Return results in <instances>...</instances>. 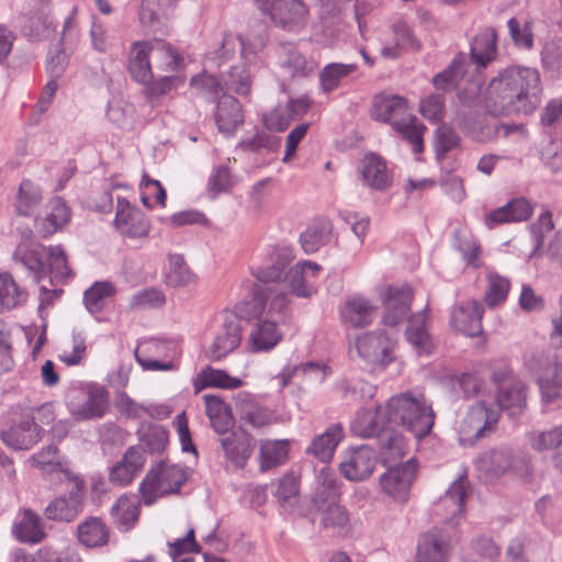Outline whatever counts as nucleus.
Here are the masks:
<instances>
[{"label":"nucleus","instance_id":"1","mask_svg":"<svg viewBox=\"0 0 562 562\" xmlns=\"http://www.w3.org/2000/svg\"><path fill=\"white\" fill-rule=\"evenodd\" d=\"M540 75L530 67H508L491 80L485 104L492 115L532 113L540 103Z\"/></svg>","mask_w":562,"mask_h":562},{"label":"nucleus","instance_id":"2","mask_svg":"<svg viewBox=\"0 0 562 562\" xmlns=\"http://www.w3.org/2000/svg\"><path fill=\"white\" fill-rule=\"evenodd\" d=\"M389 424L402 426L420 439L435 424V412L422 392L406 391L391 396L385 403Z\"/></svg>","mask_w":562,"mask_h":562},{"label":"nucleus","instance_id":"3","mask_svg":"<svg viewBox=\"0 0 562 562\" xmlns=\"http://www.w3.org/2000/svg\"><path fill=\"white\" fill-rule=\"evenodd\" d=\"M371 115L376 121L390 123L394 131L412 144L414 153L423 151L425 126L417 122L405 98L397 94H376Z\"/></svg>","mask_w":562,"mask_h":562},{"label":"nucleus","instance_id":"4","mask_svg":"<svg viewBox=\"0 0 562 562\" xmlns=\"http://www.w3.org/2000/svg\"><path fill=\"white\" fill-rule=\"evenodd\" d=\"M187 479L183 467L167 461L156 463L139 484L144 504L150 506L160 497L178 493Z\"/></svg>","mask_w":562,"mask_h":562},{"label":"nucleus","instance_id":"5","mask_svg":"<svg viewBox=\"0 0 562 562\" xmlns=\"http://www.w3.org/2000/svg\"><path fill=\"white\" fill-rule=\"evenodd\" d=\"M288 294L274 285H258L252 289V297L237 305V313L246 319L267 318L268 316L280 317L289 311Z\"/></svg>","mask_w":562,"mask_h":562},{"label":"nucleus","instance_id":"6","mask_svg":"<svg viewBox=\"0 0 562 562\" xmlns=\"http://www.w3.org/2000/svg\"><path fill=\"white\" fill-rule=\"evenodd\" d=\"M65 398L68 411L76 420L100 418L109 405L108 391L95 384L71 386Z\"/></svg>","mask_w":562,"mask_h":562},{"label":"nucleus","instance_id":"7","mask_svg":"<svg viewBox=\"0 0 562 562\" xmlns=\"http://www.w3.org/2000/svg\"><path fill=\"white\" fill-rule=\"evenodd\" d=\"M499 419L498 409L493 403L480 401L472 405L458 425L459 442L472 446L475 441L493 430Z\"/></svg>","mask_w":562,"mask_h":562},{"label":"nucleus","instance_id":"8","mask_svg":"<svg viewBox=\"0 0 562 562\" xmlns=\"http://www.w3.org/2000/svg\"><path fill=\"white\" fill-rule=\"evenodd\" d=\"M258 9L270 16L274 25L299 32L308 22L310 11L302 0H255Z\"/></svg>","mask_w":562,"mask_h":562},{"label":"nucleus","instance_id":"9","mask_svg":"<svg viewBox=\"0 0 562 562\" xmlns=\"http://www.w3.org/2000/svg\"><path fill=\"white\" fill-rule=\"evenodd\" d=\"M292 258L291 248L269 245L255 255L250 272L260 283H276L281 279L286 265Z\"/></svg>","mask_w":562,"mask_h":562},{"label":"nucleus","instance_id":"10","mask_svg":"<svg viewBox=\"0 0 562 562\" xmlns=\"http://www.w3.org/2000/svg\"><path fill=\"white\" fill-rule=\"evenodd\" d=\"M416 474L417 461L413 458L392 467L380 476L381 491L394 502L406 503Z\"/></svg>","mask_w":562,"mask_h":562},{"label":"nucleus","instance_id":"11","mask_svg":"<svg viewBox=\"0 0 562 562\" xmlns=\"http://www.w3.org/2000/svg\"><path fill=\"white\" fill-rule=\"evenodd\" d=\"M541 391L542 400L551 403L562 397V367L549 357L535 358L529 363Z\"/></svg>","mask_w":562,"mask_h":562},{"label":"nucleus","instance_id":"12","mask_svg":"<svg viewBox=\"0 0 562 562\" xmlns=\"http://www.w3.org/2000/svg\"><path fill=\"white\" fill-rule=\"evenodd\" d=\"M114 225L122 236L132 239L145 238L150 231V222L146 215L121 196L116 200Z\"/></svg>","mask_w":562,"mask_h":562},{"label":"nucleus","instance_id":"13","mask_svg":"<svg viewBox=\"0 0 562 562\" xmlns=\"http://www.w3.org/2000/svg\"><path fill=\"white\" fill-rule=\"evenodd\" d=\"M321 271L322 267L314 261H299L285 272L283 281L291 294L311 297L316 293V281Z\"/></svg>","mask_w":562,"mask_h":562},{"label":"nucleus","instance_id":"14","mask_svg":"<svg viewBox=\"0 0 562 562\" xmlns=\"http://www.w3.org/2000/svg\"><path fill=\"white\" fill-rule=\"evenodd\" d=\"M288 313L280 317L268 316L259 319L252 325L249 333L248 344L252 352H267L276 348L283 339V331L280 326L285 322Z\"/></svg>","mask_w":562,"mask_h":562},{"label":"nucleus","instance_id":"15","mask_svg":"<svg viewBox=\"0 0 562 562\" xmlns=\"http://www.w3.org/2000/svg\"><path fill=\"white\" fill-rule=\"evenodd\" d=\"M380 295L384 306V325L394 327L406 319L413 300V291L408 285L385 286Z\"/></svg>","mask_w":562,"mask_h":562},{"label":"nucleus","instance_id":"16","mask_svg":"<svg viewBox=\"0 0 562 562\" xmlns=\"http://www.w3.org/2000/svg\"><path fill=\"white\" fill-rule=\"evenodd\" d=\"M483 306L476 300H467L452 306L450 313L451 328L468 337L482 334Z\"/></svg>","mask_w":562,"mask_h":562},{"label":"nucleus","instance_id":"17","mask_svg":"<svg viewBox=\"0 0 562 562\" xmlns=\"http://www.w3.org/2000/svg\"><path fill=\"white\" fill-rule=\"evenodd\" d=\"M358 355L368 363L385 367L391 360L393 344L380 330L360 335L356 342Z\"/></svg>","mask_w":562,"mask_h":562},{"label":"nucleus","instance_id":"18","mask_svg":"<svg viewBox=\"0 0 562 562\" xmlns=\"http://www.w3.org/2000/svg\"><path fill=\"white\" fill-rule=\"evenodd\" d=\"M359 178L363 187L384 192L393 182V176L386 161L374 153H368L359 162Z\"/></svg>","mask_w":562,"mask_h":562},{"label":"nucleus","instance_id":"19","mask_svg":"<svg viewBox=\"0 0 562 562\" xmlns=\"http://www.w3.org/2000/svg\"><path fill=\"white\" fill-rule=\"evenodd\" d=\"M375 464L374 450L368 446H360L346 452L344 460L339 463V469L348 481L357 482L368 479L372 474Z\"/></svg>","mask_w":562,"mask_h":562},{"label":"nucleus","instance_id":"20","mask_svg":"<svg viewBox=\"0 0 562 562\" xmlns=\"http://www.w3.org/2000/svg\"><path fill=\"white\" fill-rule=\"evenodd\" d=\"M451 544L449 538L439 529H432L419 536L414 562H450Z\"/></svg>","mask_w":562,"mask_h":562},{"label":"nucleus","instance_id":"21","mask_svg":"<svg viewBox=\"0 0 562 562\" xmlns=\"http://www.w3.org/2000/svg\"><path fill=\"white\" fill-rule=\"evenodd\" d=\"M224 458L235 469H244L252 456L251 437L245 431H227L218 439Z\"/></svg>","mask_w":562,"mask_h":562},{"label":"nucleus","instance_id":"22","mask_svg":"<svg viewBox=\"0 0 562 562\" xmlns=\"http://www.w3.org/2000/svg\"><path fill=\"white\" fill-rule=\"evenodd\" d=\"M378 306L361 294H353L345 300L340 307L344 324L353 328L367 327L376 316Z\"/></svg>","mask_w":562,"mask_h":562},{"label":"nucleus","instance_id":"23","mask_svg":"<svg viewBox=\"0 0 562 562\" xmlns=\"http://www.w3.org/2000/svg\"><path fill=\"white\" fill-rule=\"evenodd\" d=\"M74 487L68 496H60L53 499L45 508V516L50 520L72 521L82 507L81 487L82 482L72 476Z\"/></svg>","mask_w":562,"mask_h":562},{"label":"nucleus","instance_id":"24","mask_svg":"<svg viewBox=\"0 0 562 562\" xmlns=\"http://www.w3.org/2000/svg\"><path fill=\"white\" fill-rule=\"evenodd\" d=\"M241 340L239 322L232 314L226 315L209 348L210 358L220 360L232 352Z\"/></svg>","mask_w":562,"mask_h":562},{"label":"nucleus","instance_id":"25","mask_svg":"<svg viewBox=\"0 0 562 562\" xmlns=\"http://www.w3.org/2000/svg\"><path fill=\"white\" fill-rule=\"evenodd\" d=\"M532 213L533 205L525 198H517L487 213L484 222L488 228H493L501 224L527 221Z\"/></svg>","mask_w":562,"mask_h":562},{"label":"nucleus","instance_id":"26","mask_svg":"<svg viewBox=\"0 0 562 562\" xmlns=\"http://www.w3.org/2000/svg\"><path fill=\"white\" fill-rule=\"evenodd\" d=\"M46 248L32 238H25L18 245L13 254L14 261L26 268L36 283H40L46 273L42 260V254H46Z\"/></svg>","mask_w":562,"mask_h":562},{"label":"nucleus","instance_id":"27","mask_svg":"<svg viewBox=\"0 0 562 562\" xmlns=\"http://www.w3.org/2000/svg\"><path fill=\"white\" fill-rule=\"evenodd\" d=\"M145 464L144 450L139 447H131L122 460L111 468L109 477L114 484L125 486L130 484Z\"/></svg>","mask_w":562,"mask_h":562},{"label":"nucleus","instance_id":"28","mask_svg":"<svg viewBox=\"0 0 562 562\" xmlns=\"http://www.w3.org/2000/svg\"><path fill=\"white\" fill-rule=\"evenodd\" d=\"M150 57H153L151 42L138 41L132 44L128 70L131 76L142 85H148L153 79Z\"/></svg>","mask_w":562,"mask_h":562},{"label":"nucleus","instance_id":"29","mask_svg":"<svg viewBox=\"0 0 562 562\" xmlns=\"http://www.w3.org/2000/svg\"><path fill=\"white\" fill-rule=\"evenodd\" d=\"M419 48L420 44L411 27L405 22L398 21L393 24L392 38L383 43L380 54L386 59H396L405 49L418 50Z\"/></svg>","mask_w":562,"mask_h":562},{"label":"nucleus","instance_id":"30","mask_svg":"<svg viewBox=\"0 0 562 562\" xmlns=\"http://www.w3.org/2000/svg\"><path fill=\"white\" fill-rule=\"evenodd\" d=\"M497 404L495 408L508 411L510 415H516L526 405L525 386L522 382L514 376H508L502 381L498 387Z\"/></svg>","mask_w":562,"mask_h":562},{"label":"nucleus","instance_id":"31","mask_svg":"<svg viewBox=\"0 0 562 562\" xmlns=\"http://www.w3.org/2000/svg\"><path fill=\"white\" fill-rule=\"evenodd\" d=\"M385 417V404L374 408H363L358 412L351 424V429L362 438L379 436L389 424V419Z\"/></svg>","mask_w":562,"mask_h":562},{"label":"nucleus","instance_id":"32","mask_svg":"<svg viewBox=\"0 0 562 562\" xmlns=\"http://www.w3.org/2000/svg\"><path fill=\"white\" fill-rule=\"evenodd\" d=\"M42 428L34 422H22L8 430H2V442L13 450H29L41 439Z\"/></svg>","mask_w":562,"mask_h":562},{"label":"nucleus","instance_id":"33","mask_svg":"<svg viewBox=\"0 0 562 562\" xmlns=\"http://www.w3.org/2000/svg\"><path fill=\"white\" fill-rule=\"evenodd\" d=\"M140 513V501L135 494H124L111 508L113 522L120 531L127 532L135 527Z\"/></svg>","mask_w":562,"mask_h":562},{"label":"nucleus","instance_id":"34","mask_svg":"<svg viewBox=\"0 0 562 562\" xmlns=\"http://www.w3.org/2000/svg\"><path fill=\"white\" fill-rule=\"evenodd\" d=\"M214 119L220 132L233 133L244 122L239 101L233 95L223 94L217 101Z\"/></svg>","mask_w":562,"mask_h":562},{"label":"nucleus","instance_id":"35","mask_svg":"<svg viewBox=\"0 0 562 562\" xmlns=\"http://www.w3.org/2000/svg\"><path fill=\"white\" fill-rule=\"evenodd\" d=\"M290 440L288 439H262L259 441L258 462L262 472L269 471L283 463L289 458Z\"/></svg>","mask_w":562,"mask_h":562},{"label":"nucleus","instance_id":"36","mask_svg":"<svg viewBox=\"0 0 562 562\" xmlns=\"http://www.w3.org/2000/svg\"><path fill=\"white\" fill-rule=\"evenodd\" d=\"M176 7V0H142L138 20L146 32L157 31L162 19Z\"/></svg>","mask_w":562,"mask_h":562},{"label":"nucleus","instance_id":"37","mask_svg":"<svg viewBox=\"0 0 562 562\" xmlns=\"http://www.w3.org/2000/svg\"><path fill=\"white\" fill-rule=\"evenodd\" d=\"M78 542L86 548H101L109 543L110 529L99 517H89L77 526Z\"/></svg>","mask_w":562,"mask_h":562},{"label":"nucleus","instance_id":"38","mask_svg":"<svg viewBox=\"0 0 562 562\" xmlns=\"http://www.w3.org/2000/svg\"><path fill=\"white\" fill-rule=\"evenodd\" d=\"M30 462L33 467L40 469L45 477L56 474L58 480H61L63 476L72 480V476H75L63 463L58 449L53 445L33 454Z\"/></svg>","mask_w":562,"mask_h":562},{"label":"nucleus","instance_id":"39","mask_svg":"<svg viewBox=\"0 0 562 562\" xmlns=\"http://www.w3.org/2000/svg\"><path fill=\"white\" fill-rule=\"evenodd\" d=\"M427 308L414 314L405 330L406 340L414 347L418 355H429L432 350V341L427 326Z\"/></svg>","mask_w":562,"mask_h":562},{"label":"nucleus","instance_id":"40","mask_svg":"<svg viewBox=\"0 0 562 562\" xmlns=\"http://www.w3.org/2000/svg\"><path fill=\"white\" fill-rule=\"evenodd\" d=\"M71 212L68 205L59 196L49 200L47 213L38 222L40 231L44 237L63 229L70 221Z\"/></svg>","mask_w":562,"mask_h":562},{"label":"nucleus","instance_id":"41","mask_svg":"<svg viewBox=\"0 0 562 562\" xmlns=\"http://www.w3.org/2000/svg\"><path fill=\"white\" fill-rule=\"evenodd\" d=\"M244 385V381L239 378L229 375L226 371L206 367L198 374L193 381L195 393L207 387H218L225 390H235Z\"/></svg>","mask_w":562,"mask_h":562},{"label":"nucleus","instance_id":"42","mask_svg":"<svg viewBox=\"0 0 562 562\" xmlns=\"http://www.w3.org/2000/svg\"><path fill=\"white\" fill-rule=\"evenodd\" d=\"M528 443L537 452L554 451L553 462L558 468L562 454V425L548 430L530 431Z\"/></svg>","mask_w":562,"mask_h":562},{"label":"nucleus","instance_id":"43","mask_svg":"<svg viewBox=\"0 0 562 562\" xmlns=\"http://www.w3.org/2000/svg\"><path fill=\"white\" fill-rule=\"evenodd\" d=\"M342 438V427L339 424H334L312 441L306 452L322 462H328L331 460L335 449Z\"/></svg>","mask_w":562,"mask_h":562},{"label":"nucleus","instance_id":"44","mask_svg":"<svg viewBox=\"0 0 562 562\" xmlns=\"http://www.w3.org/2000/svg\"><path fill=\"white\" fill-rule=\"evenodd\" d=\"M497 34L493 27L482 30L471 44V59L481 68L487 66L496 56Z\"/></svg>","mask_w":562,"mask_h":562},{"label":"nucleus","instance_id":"45","mask_svg":"<svg viewBox=\"0 0 562 562\" xmlns=\"http://www.w3.org/2000/svg\"><path fill=\"white\" fill-rule=\"evenodd\" d=\"M203 400L213 429L220 435L227 432L234 424L229 406L215 395H204Z\"/></svg>","mask_w":562,"mask_h":562},{"label":"nucleus","instance_id":"46","mask_svg":"<svg viewBox=\"0 0 562 562\" xmlns=\"http://www.w3.org/2000/svg\"><path fill=\"white\" fill-rule=\"evenodd\" d=\"M240 418L254 429H260L279 423V416L270 408L252 401L239 404Z\"/></svg>","mask_w":562,"mask_h":562},{"label":"nucleus","instance_id":"47","mask_svg":"<svg viewBox=\"0 0 562 562\" xmlns=\"http://www.w3.org/2000/svg\"><path fill=\"white\" fill-rule=\"evenodd\" d=\"M196 281L195 273L180 255H170L165 271V283L171 288H183Z\"/></svg>","mask_w":562,"mask_h":562},{"label":"nucleus","instance_id":"48","mask_svg":"<svg viewBox=\"0 0 562 562\" xmlns=\"http://www.w3.org/2000/svg\"><path fill=\"white\" fill-rule=\"evenodd\" d=\"M357 64L329 63L319 72V89L324 93L336 90L357 70Z\"/></svg>","mask_w":562,"mask_h":562},{"label":"nucleus","instance_id":"49","mask_svg":"<svg viewBox=\"0 0 562 562\" xmlns=\"http://www.w3.org/2000/svg\"><path fill=\"white\" fill-rule=\"evenodd\" d=\"M333 225L328 220H319L308 226L300 236L302 249L306 254L316 252L330 240Z\"/></svg>","mask_w":562,"mask_h":562},{"label":"nucleus","instance_id":"50","mask_svg":"<svg viewBox=\"0 0 562 562\" xmlns=\"http://www.w3.org/2000/svg\"><path fill=\"white\" fill-rule=\"evenodd\" d=\"M317 487L313 496V506H325L327 503L337 502L339 496L338 481L333 471L323 468L316 477Z\"/></svg>","mask_w":562,"mask_h":562},{"label":"nucleus","instance_id":"51","mask_svg":"<svg viewBox=\"0 0 562 562\" xmlns=\"http://www.w3.org/2000/svg\"><path fill=\"white\" fill-rule=\"evenodd\" d=\"M469 491V482L464 474H460L457 480L447 490L445 496L440 499V506L447 509V513L451 515V522L453 519L462 514L463 502Z\"/></svg>","mask_w":562,"mask_h":562},{"label":"nucleus","instance_id":"52","mask_svg":"<svg viewBox=\"0 0 562 562\" xmlns=\"http://www.w3.org/2000/svg\"><path fill=\"white\" fill-rule=\"evenodd\" d=\"M13 533L20 541L29 543L41 542L45 537L41 518L31 509L23 512L22 519L13 527Z\"/></svg>","mask_w":562,"mask_h":562},{"label":"nucleus","instance_id":"53","mask_svg":"<svg viewBox=\"0 0 562 562\" xmlns=\"http://www.w3.org/2000/svg\"><path fill=\"white\" fill-rule=\"evenodd\" d=\"M43 200L41 188L29 179H24L19 187L15 211L19 215H32Z\"/></svg>","mask_w":562,"mask_h":562},{"label":"nucleus","instance_id":"54","mask_svg":"<svg viewBox=\"0 0 562 562\" xmlns=\"http://www.w3.org/2000/svg\"><path fill=\"white\" fill-rule=\"evenodd\" d=\"M46 256L52 285L64 283L72 277L65 250L60 245L48 246L46 248Z\"/></svg>","mask_w":562,"mask_h":562},{"label":"nucleus","instance_id":"55","mask_svg":"<svg viewBox=\"0 0 562 562\" xmlns=\"http://www.w3.org/2000/svg\"><path fill=\"white\" fill-rule=\"evenodd\" d=\"M27 299V293L23 290L8 272L0 273V306L4 310H13Z\"/></svg>","mask_w":562,"mask_h":562},{"label":"nucleus","instance_id":"56","mask_svg":"<svg viewBox=\"0 0 562 562\" xmlns=\"http://www.w3.org/2000/svg\"><path fill=\"white\" fill-rule=\"evenodd\" d=\"M237 46L240 47L243 58L247 61H251V55H256L258 52L262 50L266 46V41L263 37H259L251 43L250 41L246 42L240 36L225 34L222 41L221 56L225 58L228 57L235 52Z\"/></svg>","mask_w":562,"mask_h":562},{"label":"nucleus","instance_id":"57","mask_svg":"<svg viewBox=\"0 0 562 562\" xmlns=\"http://www.w3.org/2000/svg\"><path fill=\"white\" fill-rule=\"evenodd\" d=\"M464 54H458L443 71L434 77L432 83L435 88L443 92L452 91L464 75Z\"/></svg>","mask_w":562,"mask_h":562},{"label":"nucleus","instance_id":"58","mask_svg":"<svg viewBox=\"0 0 562 562\" xmlns=\"http://www.w3.org/2000/svg\"><path fill=\"white\" fill-rule=\"evenodd\" d=\"M321 514V526L324 529L340 531L349 524L348 512L337 504V502L327 503L325 506H314Z\"/></svg>","mask_w":562,"mask_h":562},{"label":"nucleus","instance_id":"59","mask_svg":"<svg viewBox=\"0 0 562 562\" xmlns=\"http://www.w3.org/2000/svg\"><path fill=\"white\" fill-rule=\"evenodd\" d=\"M486 281L487 285L484 294L485 304L488 307H495L504 303L510 289L509 280L498 273L488 272Z\"/></svg>","mask_w":562,"mask_h":562},{"label":"nucleus","instance_id":"60","mask_svg":"<svg viewBox=\"0 0 562 562\" xmlns=\"http://www.w3.org/2000/svg\"><path fill=\"white\" fill-rule=\"evenodd\" d=\"M115 293L112 283L108 281L94 282L89 289L85 291L83 301L85 305L90 313H98L104 306V301Z\"/></svg>","mask_w":562,"mask_h":562},{"label":"nucleus","instance_id":"61","mask_svg":"<svg viewBox=\"0 0 562 562\" xmlns=\"http://www.w3.org/2000/svg\"><path fill=\"white\" fill-rule=\"evenodd\" d=\"M480 462L486 472L501 475L512 468L513 456L508 449L499 448L485 453Z\"/></svg>","mask_w":562,"mask_h":562},{"label":"nucleus","instance_id":"62","mask_svg":"<svg viewBox=\"0 0 562 562\" xmlns=\"http://www.w3.org/2000/svg\"><path fill=\"white\" fill-rule=\"evenodd\" d=\"M153 43V58L157 66L165 71H173L181 64L182 58L168 43L155 41Z\"/></svg>","mask_w":562,"mask_h":562},{"label":"nucleus","instance_id":"63","mask_svg":"<svg viewBox=\"0 0 562 562\" xmlns=\"http://www.w3.org/2000/svg\"><path fill=\"white\" fill-rule=\"evenodd\" d=\"M379 437L381 448L386 458L396 459L406 454L408 446L401 432L393 429H384Z\"/></svg>","mask_w":562,"mask_h":562},{"label":"nucleus","instance_id":"64","mask_svg":"<svg viewBox=\"0 0 562 562\" xmlns=\"http://www.w3.org/2000/svg\"><path fill=\"white\" fill-rule=\"evenodd\" d=\"M251 82L250 71L245 64L233 66L224 79L225 87L238 94H248Z\"/></svg>","mask_w":562,"mask_h":562}]
</instances>
